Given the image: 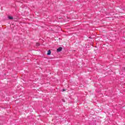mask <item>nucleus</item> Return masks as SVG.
Returning a JSON list of instances; mask_svg holds the SVG:
<instances>
[{"label":"nucleus","mask_w":125,"mask_h":125,"mask_svg":"<svg viewBox=\"0 0 125 125\" xmlns=\"http://www.w3.org/2000/svg\"><path fill=\"white\" fill-rule=\"evenodd\" d=\"M62 49H63V48L60 47L57 49V52H60L61 51H62Z\"/></svg>","instance_id":"nucleus-1"},{"label":"nucleus","mask_w":125,"mask_h":125,"mask_svg":"<svg viewBox=\"0 0 125 125\" xmlns=\"http://www.w3.org/2000/svg\"><path fill=\"white\" fill-rule=\"evenodd\" d=\"M51 54V51H50V50H49L48 51V52H47V55H50Z\"/></svg>","instance_id":"nucleus-2"},{"label":"nucleus","mask_w":125,"mask_h":125,"mask_svg":"<svg viewBox=\"0 0 125 125\" xmlns=\"http://www.w3.org/2000/svg\"><path fill=\"white\" fill-rule=\"evenodd\" d=\"M8 18L10 20H12V19H13V17H11V16H8Z\"/></svg>","instance_id":"nucleus-3"},{"label":"nucleus","mask_w":125,"mask_h":125,"mask_svg":"<svg viewBox=\"0 0 125 125\" xmlns=\"http://www.w3.org/2000/svg\"><path fill=\"white\" fill-rule=\"evenodd\" d=\"M36 46H40V43H36Z\"/></svg>","instance_id":"nucleus-4"},{"label":"nucleus","mask_w":125,"mask_h":125,"mask_svg":"<svg viewBox=\"0 0 125 125\" xmlns=\"http://www.w3.org/2000/svg\"><path fill=\"white\" fill-rule=\"evenodd\" d=\"M62 91H66V89H62Z\"/></svg>","instance_id":"nucleus-5"},{"label":"nucleus","mask_w":125,"mask_h":125,"mask_svg":"<svg viewBox=\"0 0 125 125\" xmlns=\"http://www.w3.org/2000/svg\"><path fill=\"white\" fill-rule=\"evenodd\" d=\"M62 101H63V102H65V100L62 99Z\"/></svg>","instance_id":"nucleus-6"}]
</instances>
